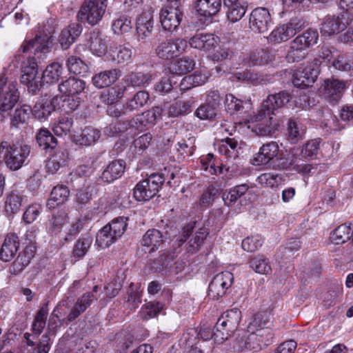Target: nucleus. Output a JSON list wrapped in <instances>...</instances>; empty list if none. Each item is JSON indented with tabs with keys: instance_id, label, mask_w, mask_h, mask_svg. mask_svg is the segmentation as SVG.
I'll use <instances>...</instances> for the list:
<instances>
[{
	"instance_id": "1",
	"label": "nucleus",
	"mask_w": 353,
	"mask_h": 353,
	"mask_svg": "<svg viewBox=\"0 0 353 353\" xmlns=\"http://www.w3.org/2000/svg\"><path fill=\"white\" fill-rule=\"evenodd\" d=\"M30 153V147L27 144H10L7 141L0 144V161L2 160L7 168L13 171L19 170L25 164Z\"/></svg>"
},
{
	"instance_id": "2",
	"label": "nucleus",
	"mask_w": 353,
	"mask_h": 353,
	"mask_svg": "<svg viewBox=\"0 0 353 353\" xmlns=\"http://www.w3.org/2000/svg\"><path fill=\"white\" fill-rule=\"evenodd\" d=\"M241 319V312L238 308L226 311L218 319L214 328L215 342L222 343L237 329Z\"/></svg>"
},
{
	"instance_id": "3",
	"label": "nucleus",
	"mask_w": 353,
	"mask_h": 353,
	"mask_svg": "<svg viewBox=\"0 0 353 353\" xmlns=\"http://www.w3.org/2000/svg\"><path fill=\"white\" fill-rule=\"evenodd\" d=\"M107 8V0H84L77 14L78 19L95 26L103 19Z\"/></svg>"
},
{
	"instance_id": "4",
	"label": "nucleus",
	"mask_w": 353,
	"mask_h": 353,
	"mask_svg": "<svg viewBox=\"0 0 353 353\" xmlns=\"http://www.w3.org/2000/svg\"><path fill=\"white\" fill-rule=\"evenodd\" d=\"M165 181L162 174L153 173L140 181L134 189V196L139 201H146L154 197Z\"/></svg>"
},
{
	"instance_id": "5",
	"label": "nucleus",
	"mask_w": 353,
	"mask_h": 353,
	"mask_svg": "<svg viewBox=\"0 0 353 353\" xmlns=\"http://www.w3.org/2000/svg\"><path fill=\"white\" fill-rule=\"evenodd\" d=\"M248 128L259 137H270L277 130V124L271 114L260 109L259 113L248 121Z\"/></svg>"
},
{
	"instance_id": "6",
	"label": "nucleus",
	"mask_w": 353,
	"mask_h": 353,
	"mask_svg": "<svg viewBox=\"0 0 353 353\" xmlns=\"http://www.w3.org/2000/svg\"><path fill=\"white\" fill-rule=\"evenodd\" d=\"M19 99L17 83L9 80L5 74L0 76V110H11Z\"/></svg>"
},
{
	"instance_id": "7",
	"label": "nucleus",
	"mask_w": 353,
	"mask_h": 353,
	"mask_svg": "<svg viewBox=\"0 0 353 353\" xmlns=\"http://www.w3.org/2000/svg\"><path fill=\"white\" fill-rule=\"evenodd\" d=\"M160 22L163 28L169 32L176 30L179 26L183 16V11L176 3H171L161 8Z\"/></svg>"
},
{
	"instance_id": "8",
	"label": "nucleus",
	"mask_w": 353,
	"mask_h": 353,
	"mask_svg": "<svg viewBox=\"0 0 353 353\" xmlns=\"http://www.w3.org/2000/svg\"><path fill=\"white\" fill-rule=\"evenodd\" d=\"M188 41L184 39H171L159 43L155 52L157 56L163 60H170L185 52Z\"/></svg>"
},
{
	"instance_id": "9",
	"label": "nucleus",
	"mask_w": 353,
	"mask_h": 353,
	"mask_svg": "<svg viewBox=\"0 0 353 353\" xmlns=\"http://www.w3.org/2000/svg\"><path fill=\"white\" fill-rule=\"evenodd\" d=\"M234 281L232 272L223 271L214 276L208 286V296L217 300L224 296Z\"/></svg>"
},
{
	"instance_id": "10",
	"label": "nucleus",
	"mask_w": 353,
	"mask_h": 353,
	"mask_svg": "<svg viewBox=\"0 0 353 353\" xmlns=\"http://www.w3.org/2000/svg\"><path fill=\"white\" fill-rule=\"evenodd\" d=\"M349 24L350 19L347 14L327 16L321 25L320 31L322 37L330 39L345 30Z\"/></svg>"
},
{
	"instance_id": "11",
	"label": "nucleus",
	"mask_w": 353,
	"mask_h": 353,
	"mask_svg": "<svg viewBox=\"0 0 353 353\" xmlns=\"http://www.w3.org/2000/svg\"><path fill=\"white\" fill-rule=\"evenodd\" d=\"M347 89L345 82L336 79H325L319 92L321 95L330 103H337Z\"/></svg>"
},
{
	"instance_id": "12",
	"label": "nucleus",
	"mask_w": 353,
	"mask_h": 353,
	"mask_svg": "<svg viewBox=\"0 0 353 353\" xmlns=\"http://www.w3.org/2000/svg\"><path fill=\"white\" fill-rule=\"evenodd\" d=\"M299 31V23L291 20L275 27L267 37L268 42L272 45H276L288 41Z\"/></svg>"
},
{
	"instance_id": "13",
	"label": "nucleus",
	"mask_w": 353,
	"mask_h": 353,
	"mask_svg": "<svg viewBox=\"0 0 353 353\" xmlns=\"http://www.w3.org/2000/svg\"><path fill=\"white\" fill-rule=\"evenodd\" d=\"M271 25L272 19L267 8L259 7L251 12L249 17V26L253 32L265 33Z\"/></svg>"
},
{
	"instance_id": "14",
	"label": "nucleus",
	"mask_w": 353,
	"mask_h": 353,
	"mask_svg": "<svg viewBox=\"0 0 353 353\" xmlns=\"http://www.w3.org/2000/svg\"><path fill=\"white\" fill-rule=\"evenodd\" d=\"M319 74L318 68L309 63L305 68H299L292 74V83L295 87L305 88L312 86Z\"/></svg>"
},
{
	"instance_id": "15",
	"label": "nucleus",
	"mask_w": 353,
	"mask_h": 353,
	"mask_svg": "<svg viewBox=\"0 0 353 353\" xmlns=\"http://www.w3.org/2000/svg\"><path fill=\"white\" fill-rule=\"evenodd\" d=\"M219 42V38L214 34L197 32L189 39L188 43L191 48L207 52L214 50Z\"/></svg>"
},
{
	"instance_id": "16",
	"label": "nucleus",
	"mask_w": 353,
	"mask_h": 353,
	"mask_svg": "<svg viewBox=\"0 0 353 353\" xmlns=\"http://www.w3.org/2000/svg\"><path fill=\"white\" fill-rule=\"evenodd\" d=\"M279 147L276 142L270 141L262 145L251 159L253 165H265L279 155Z\"/></svg>"
},
{
	"instance_id": "17",
	"label": "nucleus",
	"mask_w": 353,
	"mask_h": 353,
	"mask_svg": "<svg viewBox=\"0 0 353 353\" xmlns=\"http://www.w3.org/2000/svg\"><path fill=\"white\" fill-rule=\"evenodd\" d=\"M59 101V98L50 99L45 96L32 108V114L38 120H46L53 111L57 110L56 105Z\"/></svg>"
},
{
	"instance_id": "18",
	"label": "nucleus",
	"mask_w": 353,
	"mask_h": 353,
	"mask_svg": "<svg viewBox=\"0 0 353 353\" xmlns=\"http://www.w3.org/2000/svg\"><path fill=\"white\" fill-rule=\"evenodd\" d=\"M223 6L227 9L226 15L229 21L236 23L245 15L248 3L246 0H223Z\"/></svg>"
},
{
	"instance_id": "19",
	"label": "nucleus",
	"mask_w": 353,
	"mask_h": 353,
	"mask_svg": "<svg viewBox=\"0 0 353 353\" xmlns=\"http://www.w3.org/2000/svg\"><path fill=\"white\" fill-rule=\"evenodd\" d=\"M132 58V50L125 45H110L105 59L115 63H128Z\"/></svg>"
},
{
	"instance_id": "20",
	"label": "nucleus",
	"mask_w": 353,
	"mask_h": 353,
	"mask_svg": "<svg viewBox=\"0 0 353 353\" xmlns=\"http://www.w3.org/2000/svg\"><path fill=\"white\" fill-rule=\"evenodd\" d=\"M291 99V96L285 92H281L275 94L269 95L261 104L262 111L267 112V114H272L274 110L282 108Z\"/></svg>"
},
{
	"instance_id": "21",
	"label": "nucleus",
	"mask_w": 353,
	"mask_h": 353,
	"mask_svg": "<svg viewBox=\"0 0 353 353\" xmlns=\"http://www.w3.org/2000/svg\"><path fill=\"white\" fill-rule=\"evenodd\" d=\"M19 248L18 236L13 233L7 234L0 250V259L4 262H9L15 256Z\"/></svg>"
},
{
	"instance_id": "22",
	"label": "nucleus",
	"mask_w": 353,
	"mask_h": 353,
	"mask_svg": "<svg viewBox=\"0 0 353 353\" xmlns=\"http://www.w3.org/2000/svg\"><path fill=\"white\" fill-rule=\"evenodd\" d=\"M98 286L95 285L93 288L92 292L84 293L81 297L77 299L73 308L68 316V321H72L74 320L90 307L95 299L94 292H96Z\"/></svg>"
},
{
	"instance_id": "23",
	"label": "nucleus",
	"mask_w": 353,
	"mask_h": 353,
	"mask_svg": "<svg viewBox=\"0 0 353 353\" xmlns=\"http://www.w3.org/2000/svg\"><path fill=\"white\" fill-rule=\"evenodd\" d=\"M163 243V236L160 231L156 229L148 230L143 236L141 241L144 248L145 253H152L157 250Z\"/></svg>"
},
{
	"instance_id": "24",
	"label": "nucleus",
	"mask_w": 353,
	"mask_h": 353,
	"mask_svg": "<svg viewBox=\"0 0 353 353\" xmlns=\"http://www.w3.org/2000/svg\"><path fill=\"white\" fill-rule=\"evenodd\" d=\"M82 32V27L78 23H72L63 28L59 37L63 49H68L76 41Z\"/></svg>"
},
{
	"instance_id": "25",
	"label": "nucleus",
	"mask_w": 353,
	"mask_h": 353,
	"mask_svg": "<svg viewBox=\"0 0 353 353\" xmlns=\"http://www.w3.org/2000/svg\"><path fill=\"white\" fill-rule=\"evenodd\" d=\"M126 90V85L120 82L102 92L100 99L106 105H114L119 102Z\"/></svg>"
},
{
	"instance_id": "26",
	"label": "nucleus",
	"mask_w": 353,
	"mask_h": 353,
	"mask_svg": "<svg viewBox=\"0 0 353 353\" xmlns=\"http://www.w3.org/2000/svg\"><path fill=\"white\" fill-rule=\"evenodd\" d=\"M34 256V250L31 246H26L20 252L10 268L12 274L17 275L21 273L30 263Z\"/></svg>"
},
{
	"instance_id": "27",
	"label": "nucleus",
	"mask_w": 353,
	"mask_h": 353,
	"mask_svg": "<svg viewBox=\"0 0 353 353\" xmlns=\"http://www.w3.org/2000/svg\"><path fill=\"white\" fill-rule=\"evenodd\" d=\"M37 63L34 61H30L29 65L25 66L22 70L21 83L34 92L41 85L39 77H37Z\"/></svg>"
},
{
	"instance_id": "28",
	"label": "nucleus",
	"mask_w": 353,
	"mask_h": 353,
	"mask_svg": "<svg viewBox=\"0 0 353 353\" xmlns=\"http://www.w3.org/2000/svg\"><path fill=\"white\" fill-rule=\"evenodd\" d=\"M194 329L183 334L179 340V345L184 350L185 353H203L199 345V339L196 336Z\"/></svg>"
},
{
	"instance_id": "29",
	"label": "nucleus",
	"mask_w": 353,
	"mask_h": 353,
	"mask_svg": "<svg viewBox=\"0 0 353 353\" xmlns=\"http://www.w3.org/2000/svg\"><path fill=\"white\" fill-rule=\"evenodd\" d=\"M101 132L91 126L85 127L79 134L73 136V141L80 145L90 146L94 145L100 138Z\"/></svg>"
},
{
	"instance_id": "30",
	"label": "nucleus",
	"mask_w": 353,
	"mask_h": 353,
	"mask_svg": "<svg viewBox=\"0 0 353 353\" xmlns=\"http://www.w3.org/2000/svg\"><path fill=\"white\" fill-rule=\"evenodd\" d=\"M221 7V0H197L196 11L199 15L205 18L215 16Z\"/></svg>"
},
{
	"instance_id": "31",
	"label": "nucleus",
	"mask_w": 353,
	"mask_h": 353,
	"mask_svg": "<svg viewBox=\"0 0 353 353\" xmlns=\"http://www.w3.org/2000/svg\"><path fill=\"white\" fill-rule=\"evenodd\" d=\"M125 170V162L115 160L110 163L103 171L101 179L105 183H111L122 176Z\"/></svg>"
},
{
	"instance_id": "32",
	"label": "nucleus",
	"mask_w": 353,
	"mask_h": 353,
	"mask_svg": "<svg viewBox=\"0 0 353 353\" xmlns=\"http://www.w3.org/2000/svg\"><path fill=\"white\" fill-rule=\"evenodd\" d=\"M319 40V33L317 30L309 29L301 34L296 36L290 42L306 52L307 49L316 45Z\"/></svg>"
},
{
	"instance_id": "33",
	"label": "nucleus",
	"mask_w": 353,
	"mask_h": 353,
	"mask_svg": "<svg viewBox=\"0 0 353 353\" xmlns=\"http://www.w3.org/2000/svg\"><path fill=\"white\" fill-rule=\"evenodd\" d=\"M249 187L247 184H241L225 192L223 195V200L228 207H233L239 200L242 203L241 199L246 198L248 193Z\"/></svg>"
},
{
	"instance_id": "34",
	"label": "nucleus",
	"mask_w": 353,
	"mask_h": 353,
	"mask_svg": "<svg viewBox=\"0 0 353 353\" xmlns=\"http://www.w3.org/2000/svg\"><path fill=\"white\" fill-rule=\"evenodd\" d=\"M85 83L83 80L70 77L59 85V90L63 95L76 96L85 89Z\"/></svg>"
},
{
	"instance_id": "35",
	"label": "nucleus",
	"mask_w": 353,
	"mask_h": 353,
	"mask_svg": "<svg viewBox=\"0 0 353 353\" xmlns=\"http://www.w3.org/2000/svg\"><path fill=\"white\" fill-rule=\"evenodd\" d=\"M194 67V59L185 56L171 63L168 68L172 74L183 75L192 71Z\"/></svg>"
},
{
	"instance_id": "36",
	"label": "nucleus",
	"mask_w": 353,
	"mask_h": 353,
	"mask_svg": "<svg viewBox=\"0 0 353 353\" xmlns=\"http://www.w3.org/2000/svg\"><path fill=\"white\" fill-rule=\"evenodd\" d=\"M153 23L152 12H143L141 13L137 22V31L141 39H145L151 35Z\"/></svg>"
},
{
	"instance_id": "37",
	"label": "nucleus",
	"mask_w": 353,
	"mask_h": 353,
	"mask_svg": "<svg viewBox=\"0 0 353 353\" xmlns=\"http://www.w3.org/2000/svg\"><path fill=\"white\" fill-rule=\"evenodd\" d=\"M153 79V74L150 72H134L123 79V83L128 86L146 87Z\"/></svg>"
},
{
	"instance_id": "38",
	"label": "nucleus",
	"mask_w": 353,
	"mask_h": 353,
	"mask_svg": "<svg viewBox=\"0 0 353 353\" xmlns=\"http://www.w3.org/2000/svg\"><path fill=\"white\" fill-rule=\"evenodd\" d=\"M120 71L117 69L105 70L96 74L92 79L93 85L98 88L107 87L118 79Z\"/></svg>"
},
{
	"instance_id": "39",
	"label": "nucleus",
	"mask_w": 353,
	"mask_h": 353,
	"mask_svg": "<svg viewBox=\"0 0 353 353\" xmlns=\"http://www.w3.org/2000/svg\"><path fill=\"white\" fill-rule=\"evenodd\" d=\"M70 190L65 185L55 186L50 194V197L48 200L46 205L49 209L63 204L68 199Z\"/></svg>"
},
{
	"instance_id": "40",
	"label": "nucleus",
	"mask_w": 353,
	"mask_h": 353,
	"mask_svg": "<svg viewBox=\"0 0 353 353\" xmlns=\"http://www.w3.org/2000/svg\"><path fill=\"white\" fill-rule=\"evenodd\" d=\"M48 42L46 36L43 37L41 36L36 37L34 39L25 41L18 50L17 53H28L34 48L36 52H45L48 48Z\"/></svg>"
},
{
	"instance_id": "41",
	"label": "nucleus",
	"mask_w": 353,
	"mask_h": 353,
	"mask_svg": "<svg viewBox=\"0 0 353 353\" xmlns=\"http://www.w3.org/2000/svg\"><path fill=\"white\" fill-rule=\"evenodd\" d=\"M53 98H59L60 101L57 103V110H61L65 113H70L74 111L80 105V98L77 96H55Z\"/></svg>"
},
{
	"instance_id": "42",
	"label": "nucleus",
	"mask_w": 353,
	"mask_h": 353,
	"mask_svg": "<svg viewBox=\"0 0 353 353\" xmlns=\"http://www.w3.org/2000/svg\"><path fill=\"white\" fill-rule=\"evenodd\" d=\"M218 151L228 159H236L238 157V141L232 138L221 140Z\"/></svg>"
},
{
	"instance_id": "43",
	"label": "nucleus",
	"mask_w": 353,
	"mask_h": 353,
	"mask_svg": "<svg viewBox=\"0 0 353 353\" xmlns=\"http://www.w3.org/2000/svg\"><path fill=\"white\" fill-rule=\"evenodd\" d=\"M225 105L231 113L245 110L248 112L252 109V103L250 100L241 101L232 94L225 96Z\"/></svg>"
},
{
	"instance_id": "44",
	"label": "nucleus",
	"mask_w": 353,
	"mask_h": 353,
	"mask_svg": "<svg viewBox=\"0 0 353 353\" xmlns=\"http://www.w3.org/2000/svg\"><path fill=\"white\" fill-rule=\"evenodd\" d=\"M62 73V65L58 62H53L49 64L43 72V81L47 83H55L59 80Z\"/></svg>"
},
{
	"instance_id": "45",
	"label": "nucleus",
	"mask_w": 353,
	"mask_h": 353,
	"mask_svg": "<svg viewBox=\"0 0 353 353\" xmlns=\"http://www.w3.org/2000/svg\"><path fill=\"white\" fill-rule=\"evenodd\" d=\"M36 140L39 146L45 150L53 149L57 145V139L48 130L44 128H41L37 133Z\"/></svg>"
},
{
	"instance_id": "46",
	"label": "nucleus",
	"mask_w": 353,
	"mask_h": 353,
	"mask_svg": "<svg viewBox=\"0 0 353 353\" xmlns=\"http://www.w3.org/2000/svg\"><path fill=\"white\" fill-rule=\"evenodd\" d=\"M208 232L206 228H200L188 241L186 250L188 253L194 254L198 252L203 245Z\"/></svg>"
},
{
	"instance_id": "47",
	"label": "nucleus",
	"mask_w": 353,
	"mask_h": 353,
	"mask_svg": "<svg viewBox=\"0 0 353 353\" xmlns=\"http://www.w3.org/2000/svg\"><path fill=\"white\" fill-rule=\"evenodd\" d=\"M271 319L270 312L264 311L257 313L248 325V332H253L258 328L270 327L272 323Z\"/></svg>"
},
{
	"instance_id": "48",
	"label": "nucleus",
	"mask_w": 353,
	"mask_h": 353,
	"mask_svg": "<svg viewBox=\"0 0 353 353\" xmlns=\"http://www.w3.org/2000/svg\"><path fill=\"white\" fill-rule=\"evenodd\" d=\"M66 66L70 73L84 76L88 70L87 64L77 56H69L66 61Z\"/></svg>"
},
{
	"instance_id": "49",
	"label": "nucleus",
	"mask_w": 353,
	"mask_h": 353,
	"mask_svg": "<svg viewBox=\"0 0 353 353\" xmlns=\"http://www.w3.org/2000/svg\"><path fill=\"white\" fill-rule=\"evenodd\" d=\"M352 230L350 225L342 224L337 227L330 236V240L333 243L342 244L350 239L352 236Z\"/></svg>"
},
{
	"instance_id": "50",
	"label": "nucleus",
	"mask_w": 353,
	"mask_h": 353,
	"mask_svg": "<svg viewBox=\"0 0 353 353\" xmlns=\"http://www.w3.org/2000/svg\"><path fill=\"white\" fill-rule=\"evenodd\" d=\"M32 114V108L28 105H23L15 110L12 118V124L16 128L27 123Z\"/></svg>"
},
{
	"instance_id": "51",
	"label": "nucleus",
	"mask_w": 353,
	"mask_h": 353,
	"mask_svg": "<svg viewBox=\"0 0 353 353\" xmlns=\"http://www.w3.org/2000/svg\"><path fill=\"white\" fill-rule=\"evenodd\" d=\"M89 48L93 54L99 57L104 56L105 57V54L108 51L106 41L101 35L96 34H93L90 37Z\"/></svg>"
},
{
	"instance_id": "52",
	"label": "nucleus",
	"mask_w": 353,
	"mask_h": 353,
	"mask_svg": "<svg viewBox=\"0 0 353 353\" xmlns=\"http://www.w3.org/2000/svg\"><path fill=\"white\" fill-rule=\"evenodd\" d=\"M116 237L110 230L108 229V227L105 225L101 229L96 236V244L101 248L105 249L110 246L117 240Z\"/></svg>"
},
{
	"instance_id": "53",
	"label": "nucleus",
	"mask_w": 353,
	"mask_h": 353,
	"mask_svg": "<svg viewBox=\"0 0 353 353\" xmlns=\"http://www.w3.org/2000/svg\"><path fill=\"white\" fill-rule=\"evenodd\" d=\"M201 170L208 172L210 174H219L223 172V165H216V159L212 154H208L201 159Z\"/></svg>"
},
{
	"instance_id": "54",
	"label": "nucleus",
	"mask_w": 353,
	"mask_h": 353,
	"mask_svg": "<svg viewBox=\"0 0 353 353\" xmlns=\"http://www.w3.org/2000/svg\"><path fill=\"white\" fill-rule=\"evenodd\" d=\"M149 100V94L146 91H139L134 97L129 99L125 105V108L133 111L143 107Z\"/></svg>"
},
{
	"instance_id": "55",
	"label": "nucleus",
	"mask_w": 353,
	"mask_h": 353,
	"mask_svg": "<svg viewBox=\"0 0 353 353\" xmlns=\"http://www.w3.org/2000/svg\"><path fill=\"white\" fill-rule=\"evenodd\" d=\"M74 121L69 117H61L54 123L52 130L59 137L65 136L69 134L73 125Z\"/></svg>"
},
{
	"instance_id": "56",
	"label": "nucleus",
	"mask_w": 353,
	"mask_h": 353,
	"mask_svg": "<svg viewBox=\"0 0 353 353\" xmlns=\"http://www.w3.org/2000/svg\"><path fill=\"white\" fill-rule=\"evenodd\" d=\"M283 176L274 172H265L260 174L256 181L261 186L273 188L279 185L282 181Z\"/></svg>"
},
{
	"instance_id": "57",
	"label": "nucleus",
	"mask_w": 353,
	"mask_h": 353,
	"mask_svg": "<svg viewBox=\"0 0 353 353\" xmlns=\"http://www.w3.org/2000/svg\"><path fill=\"white\" fill-rule=\"evenodd\" d=\"M128 217L119 216L114 218L110 223L106 225L108 229L112 232V234L117 237V239L122 236L128 226Z\"/></svg>"
},
{
	"instance_id": "58",
	"label": "nucleus",
	"mask_w": 353,
	"mask_h": 353,
	"mask_svg": "<svg viewBox=\"0 0 353 353\" xmlns=\"http://www.w3.org/2000/svg\"><path fill=\"white\" fill-rule=\"evenodd\" d=\"M250 267L256 273L267 274L272 269L267 259L261 255H257L250 261Z\"/></svg>"
},
{
	"instance_id": "59",
	"label": "nucleus",
	"mask_w": 353,
	"mask_h": 353,
	"mask_svg": "<svg viewBox=\"0 0 353 353\" xmlns=\"http://www.w3.org/2000/svg\"><path fill=\"white\" fill-rule=\"evenodd\" d=\"M244 61L248 66L262 65L268 62L269 54L263 50H260L249 54Z\"/></svg>"
},
{
	"instance_id": "60",
	"label": "nucleus",
	"mask_w": 353,
	"mask_h": 353,
	"mask_svg": "<svg viewBox=\"0 0 353 353\" xmlns=\"http://www.w3.org/2000/svg\"><path fill=\"white\" fill-rule=\"evenodd\" d=\"M23 202V196L19 192H12L6 197L5 209L8 213L18 212Z\"/></svg>"
},
{
	"instance_id": "61",
	"label": "nucleus",
	"mask_w": 353,
	"mask_h": 353,
	"mask_svg": "<svg viewBox=\"0 0 353 353\" xmlns=\"http://www.w3.org/2000/svg\"><path fill=\"white\" fill-rule=\"evenodd\" d=\"M48 308L47 306H43L37 312L33 324H32V332L37 336H39L43 331L46 326V321L48 316Z\"/></svg>"
},
{
	"instance_id": "62",
	"label": "nucleus",
	"mask_w": 353,
	"mask_h": 353,
	"mask_svg": "<svg viewBox=\"0 0 353 353\" xmlns=\"http://www.w3.org/2000/svg\"><path fill=\"white\" fill-rule=\"evenodd\" d=\"M191 111V105L188 101H179L169 107L168 114L171 117H177L188 114Z\"/></svg>"
},
{
	"instance_id": "63",
	"label": "nucleus",
	"mask_w": 353,
	"mask_h": 353,
	"mask_svg": "<svg viewBox=\"0 0 353 353\" xmlns=\"http://www.w3.org/2000/svg\"><path fill=\"white\" fill-rule=\"evenodd\" d=\"M307 54V52L303 51L290 42L289 49L285 54V59L288 63H297L305 59Z\"/></svg>"
},
{
	"instance_id": "64",
	"label": "nucleus",
	"mask_w": 353,
	"mask_h": 353,
	"mask_svg": "<svg viewBox=\"0 0 353 353\" xmlns=\"http://www.w3.org/2000/svg\"><path fill=\"white\" fill-rule=\"evenodd\" d=\"M152 137L150 133H145L137 139H134L130 150H133L135 154H141L150 144Z\"/></svg>"
}]
</instances>
